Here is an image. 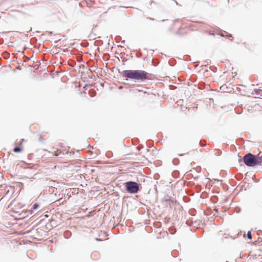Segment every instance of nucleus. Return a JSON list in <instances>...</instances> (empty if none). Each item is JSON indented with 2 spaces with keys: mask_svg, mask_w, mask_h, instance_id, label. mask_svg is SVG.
<instances>
[{
  "mask_svg": "<svg viewBox=\"0 0 262 262\" xmlns=\"http://www.w3.org/2000/svg\"><path fill=\"white\" fill-rule=\"evenodd\" d=\"M96 240H97V241H99L100 239H98V238H96Z\"/></svg>",
  "mask_w": 262,
  "mask_h": 262,
  "instance_id": "obj_21",
  "label": "nucleus"
},
{
  "mask_svg": "<svg viewBox=\"0 0 262 262\" xmlns=\"http://www.w3.org/2000/svg\"><path fill=\"white\" fill-rule=\"evenodd\" d=\"M71 233L69 231H66L64 233V236L66 238H69L71 236Z\"/></svg>",
  "mask_w": 262,
  "mask_h": 262,
  "instance_id": "obj_5",
  "label": "nucleus"
},
{
  "mask_svg": "<svg viewBox=\"0 0 262 262\" xmlns=\"http://www.w3.org/2000/svg\"><path fill=\"white\" fill-rule=\"evenodd\" d=\"M231 36H232V35L231 34H229V35H228V37H231Z\"/></svg>",
  "mask_w": 262,
  "mask_h": 262,
  "instance_id": "obj_19",
  "label": "nucleus"
},
{
  "mask_svg": "<svg viewBox=\"0 0 262 262\" xmlns=\"http://www.w3.org/2000/svg\"><path fill=\"white\" fill-rule=\"evenodd\" d=\"M146 19H148V20H155V19L154 18L149 17H146Z\"/></svg>",
  "mask_w": 262,
  "mask_h": 262,
  "instance_id": "obj_12",
  "label": "nucleus"
},
{
  "mask_svg": "<svg viewBox=\"0 0 262 262\" xmlns=\"http://www.w3.org/2000/svg\"><path fill=\"white\" fill-rule=\"evenodd\" d=\"M39 207V205L36 203L35 204H34L32 206V209H34V210H36V209H37Z\"/></svg>",
  "mask_w": 262,
  "mask_h": 262,
  "instance_id": "obj_7",
  "label": "nucleus"
},
{
  "mask_svg": "<svg viewBox=\"0 0 262 262\" xmlns=\"http://www.w3.org/2000/svg\"><path fill=\"white\" fill-rule=\"evenodd\" d=\"M21 150H22V148L20 147V146L15 147L13 149V151L14 152H19L21 151Z\"/></svg>",
  "mask_w": 262,
  "mask_h": 262,
  "instance_id": "obj_4",
  "label": "nucleus"
},
{
  "mask_svg": "<svg viewBox=\"0 0 262 262\" xmlns=\"http://www.w3.org/2000/svg\"><path fill=\"white\" fill-rule=\"evenodd\" d=\"M125 190L129 193L135 194L140 189L141 184L135 181H129L124 183Z\"/></svg>",
  "mask_w": 262,
  "mask_h": 262,
  "instance_id": "obj_3",
  "label": "nucleus"
},
{
  "mask_svg": "<svg viewBox=\"0 0 262 262\" xmlns=\"http://www.w3.org/2000/svg\"><path fill=\"white\" fill-rule=\"evenodd\" d=\"M28 212H30L31 214H32L33 213V211L31 210H29Z\"/></svg>",
  "mask_w": 262,
  "mask_h": 262,
  "instance_id": "obj_15",
  "label": "nucleus"
},
{
  "mask_svg": "<svg viewBox=\"0 0 262 262\" xmlns=\"http://www.w3.org/2000/svg\"><path fill=\"white\" fill-rule=\"evenodd\" d=\"M172 162L174 165H177L179 163V160L177 158H175L173 160Z\"/></svg>",
  "mask_w": 262,
  "mask_h": 262,
  "instance_id": "obj_8",
  "label": "nucleus"
},
{
  "mask_svg": "<svg viewBox=\"0 0 262 262\" xmlns=\"http://www.w3.org/2000/svg\"><path fill=\"white\" fill-rule=\"evenodd\" d=\"M200 144H201V146H204V145H205L204 144V143H202V142H200Z\"/></svg>",
  "mask_w": 262,
  "mask_h": 262,
  "instance_id": "obj_17",
  "label": "nucleus"
},
{
  "mask_svg": "<svg viewBox=\"0 0 262 262\" xmlns=\"http://www.w3.org/2000/svg\"><path fill=\"white\" fill-rule=\"evenodd\" d=\"M185 154H188V153H186V154H179V155H178V156L181 157V156H184V155H185Z\"/></svg>",
  "mask_w": 262,
  "mask_h": 262,
  "instance_id": "obj_14",
  "label": "nucleus"
},
{
  "mask_svg": "<svg viewBox=\"0 0 262 262\" xmlns=\"http://www.w3.org/2000/svg\"><path fill=\"white\" fill-rule=\"evenodd\" d=\"M205 63H206L207 64H208L209 63L211 62L210 60H207L205 61Z\"/></svg>",
  "mask_w": 262,
  "mask_h": 262,
  "instance_id": "obj_13",
  "label": "nucleus"
},
{
  "mask_svg": "<svg viewBox=\"0 0 262 262\" xmlns=\"http://www.w3.org/2000/svg\"><path fill=\"white\" fill-rule=\"evenodd\" d=\"M260 154L258 155V160L259 161V165H262V155L261 156L259 155Z\"/></svg>",
  "mask_w": 262,
  "mask_h": 262,
  "instance_id": "obj_6",
  "label": "nucleus"
},
{
  "mask_svg": "<svg viewBox=\"0 0 262 262\" xmlns=\"http://www.w3.org/2000/svg\"><path fill=\"white\" fill-rule=\"evenodd\" d=\"M255 94L257 95H259L261 92H262L261 90L258 89V90H255Z\"/></svg>",
  "mask_w": 262,
  "mask_h": 262,
  "instance_id": "obj_10",
  "label": "nucleus"
},
{
  "mask_svg": "<svg viewBox=\"0 0 262 262\" xmlns=\"http://www.w3.org/2000/svg\"><path fill=\"white\" fill-rule=\"evenodd\" d=\"M247 237L249 239H251L252 238V235L251 234V232L250 231H249L247 233Z\"/></svg>",
  "mask_w": 262,
  "mask_h": 262,
  "instance_id": "obj_9",
  "label": "nucleus"
},
{
  "mask_svg": "<svg viewBox=\"0 0 262 262\" xmlns=\"http://www.w3.org/2000/svg\"><path fill=\"white\" fill-rule=\"evenodd\" d=\"M219 34L220 36H223V37H224V35H223V34L221 33V34Z\"/></svg>",
  "mask_w": 262,
  "mask_h": 262,
  "instance_id": "obj_18",
  "label": "nucleus"
},
{
  "mask_svg": "<svg viewBox=\"0 0 262 262\" xmlns=\"http://www.w3.org/2000/svg\"><path fill=\"white\" fill-rule=\"evenodd\" d=\"M120 75L126 81L131 80L134 82H142L150 79V74L143 70H123L119 71Z\"/></svg>",
  "mask_w": 262,
  "mask_h": 262,
  "instance_id": "obj_1",
  "label": "nucleus"
},
{
  "mask_svg": "<svg viewBox=\"0 0 262 262\" xmlns=\"http://www.w3.org/2000/svg\"><path fill=\"white\" fill-rule=\"evenodd\" d=\"M222 154V151L220 150L217 151V153L215 154L216 155L220 156Z\"/></svg>",
  "mask_w": 262,
  "mask_h": 262,
  "instance_id": "obj_11",
  "label": "nucleus"
},
{
  "mask_svg": "<svg viewBox=\"0 0 262 262\" xmlns=\"http://www.w3.org/2000/svg\"><path fill=\"white\" fill-rule=\"evenodd\" d=\"M166 20V19H163V20H161V22H164V21H165Z\"/></svg>",
  "mask_w": 262,
  "mask_h": 262,
  "instance_id": "obj_20",
  "label": "nucleus"
},
{
  "mask_svg": "<svg viewBox=\"0 0 262 262\" xmlns=\"http://www.w3.org/2000/svg\"><path fill=\"white\" fill-rule=\"evenodd\" d=\"M200 144H201V146H204V145H205L204 144V143H202V142H200Z\"/></svg>",
  "mask_w": 262,
  "mask_h": 262,
  "instance_id": "obj_16",
  "label": "nucleus"
},
{
  "mask_svg": "<svg viewBox=\"0 0 262 262\" xmlns=\"http://www.w3.org/2000/svg\"><path fill=\"white\" fill-rule=\"evenodd\" d=\"M243 161L245 165L249 167H254L258 165L259 161L258 160V155H254L249 152L246 154L243 159H239V162Z\"/></svg>",
  "mask_w": 262,
  "mask_h": 262,
  "instance_id": "obj_2",
  "label": "nucleus"
}]
</instances>
